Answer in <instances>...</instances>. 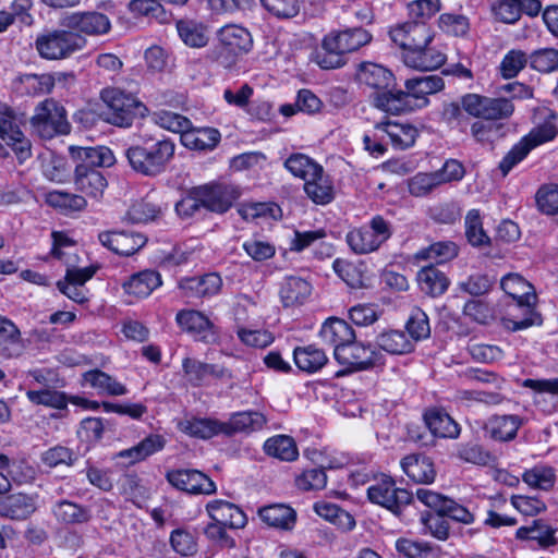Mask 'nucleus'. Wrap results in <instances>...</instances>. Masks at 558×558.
<instances>
[{
    "instance_id": "nucleus-16",
    "label": "nucleus",
    "mask_w": 558,
    "mask_h": 558,
    "mask_svg": "<svg viewBox=\"0 0 558 558\" xmlns=\"http://www.w3.org/2000/svg\"><path fill=\"white\" fill-rule=\"evenodd\" d=\"M166 478L171 486L187 494L209 495L216 492L215 483L198 470H170L166 473Z\"/></svg>"
},
{
    "instance_id": "nucleus-46",
    "label": "nucleus",
    "mask_w": 558,
    "mask_h": 558,
    "mask_svg": "<svg viewBox=\"0 0 558 558\" xmlns=\"http://www.w3.org/2000/svg\"><path fill=\"white\" fill-rule=\"evenodd\" d=\"M377 345L390 354H408L414 350V342L401 330H386L376 337Z\"/></svg>"
},
{
    "instance_id": "nucleus-48",
    "label": "nucleus",
    "mask_w": 558,
    "mask_h": 558,
    "mask_svg": "<svg viewBox=\"0 0 558 558\" xmlns=\"http://www.w3.org/2000/svg\"><path fill=\"white\" fill-rule=\"evenodd\" d=\"M284 168L303 181L313 179V175L320 173L323 169L316 160L302 153L291 154L284 161Z\"/></svg>"
},
{
    "instance_id": "nucleus-45",
    "label": "nucleus",
    "mask_w": 558,
    "mask_h": 558,
    "mask_svg": "<svg viewBox=\"0 0 558 558\" xmlns=\"http://www.w3.org/2000/svg\"><path fill=\"white\" fill-rule=\"evenodd\" d=\"M181 432L189 436L209 439L218 434H223V422L215 418H185L179 423Z\"/></svg>"
},
{
    "instance_id": "nucleus-21",
    "label": "nucleus",
    "mask_w": 558,
    "mask_h": 558,
    "mask_svg": "<svg viewBox=\"0 0 558 558\" xmlns=\"http://www.w3.org/2000/svg\"><path fill=\"white\" fill-rule=\"evenodd\" d=\"M523 418L517 414L492 415L484 425L485 434L495 441L507 442L515 438Z\"/></svg>"
},
{
    "instance_id": "nucleus-11",
    "label": "nucleus",
    "mask_w": 558,
    "mask_h": 558,
    "mask_svg": "<svg viewBox=\"0 0 558 558\" xmlns=\"http://www.w3.org/2000/svg\"><path fill=\"white\" fill-rule=\"evenodd\" d=\"M335 360L347 371H364L384 364V356L371 344L353 340L338 352H333Z\"/></svg>"
},
{
    "instance_id": "nucleus-47",
    "label": "nucleus",
    "mask_w": 558,
    "mask_h": 558,
    "mask_svg": "<svg viewBox=\"0 0 558 558\" xmlns=\"http://www.w3.org/2000/svg\"><path fill=\"white\" fill-rule=\"evenodd\" d=\"M177 31L182 41L193 48L205 47L209 39L206 25L195 20L178 21Z\"/></svg>"
},
{
    "instance_id": "nucleus-32",
    "label": "nucleus",
    "mask_w": 558,
    "mask_h": 558,
    "mask_svg": "<svg viewBox=\"0 0 558 558\" xmlns=\"http://www.w3.org/2000/svg\"><path fill=\"white\" fill-rule=\"evenodd\" d=\"M424 421L434 436L457 438L460 434L458 423L442 409L430 408L424 413Z\"/></svg>"
},
{
    "instance_id": "nucleus-61",
    "label": "nucleus",
    "mask_w": 558,
    "mask_h": 558,
    "mask_svg": "<svg viewBox=\"0 0 558 558\" xmlns=\"http://www.w3.org/2000/svg\"><path fill=\"white\" fill-rule=\"evenodd\" d=\"M494 283L495 280L488 275L474 274L469 276L465 280L459 281L457 288L459 291L472 296H481L488 293Z\"/></svg>"
},
{
    "instance_id": "nucleus-53",
    "label": "nucleus",
    "mask_w": 558,
    "mask_h": 558,
    "mask_svg": "<svg viewBox=\"0 0 558 558\" xmlns=\"http://www.w3.org/2000/svg\"><path fill=\"white\" fill-rule=\"evenodd\" d=\"M557 118L556 113L550 112L548 119L544 123L533 128L529 134L522 137V140L529 147H531V149H534L547 142H551L558 134V129L555 124Z\"/></svg>"
},
{
    "instance_id": "nucleus-8",
    "label": "nucleus",
    "mask_w": 558,
    "mask_h": 558,
    "mask_svg": "<svg viewBox=\"0 0 558 558\" xmlns=\"http://www.w3.org/2000/svg\"><path fill=\"white\" fill-rule=\"evenodd\" d=\"M106 105L105 120L113 125L129 128L132 125L141 102L132 95L119 88H107L101 92Z\"/></svg>"
},
{
    "instance_id": "nucleus-44",
    "label": "nucleus",
    "mask_w": 558,
    "mask_h": 558,
    "mask_svg": "<svg viewBox=\"0 0 558 558\" xmlns=\"http://www.w3.org/2000/svg\"><path fill=\"white\" fill-rule=\"evenodd\" d=\"M23 341L17 326L0 315V352L7 357L19 356L23 352Z\"/></svg>"
},
{
    "instance_id": "nucleus-57",
    "label": "nucleus",
    "mask_w": 558,
    "mask_h": 558,
    "mask_svg": "<svg viewBox=\"0 0 558 558\" xmlns=\"http://www.w3.org/2000/svg\"><path fill=\"white\" fill-rule=\"evenodd\" d=\"M27 399L37 405H45L58 410H63L68 405L66 396L54 389H29L26 391Z\"/></svg>"
},
{
    "instance_id": "nucleus-64",
    "label": "nucleus",
    "mask_w": 558,
    "mask_h": 558,
    "mask_svg": "<svg viewBox=\"0 0 558 558\" xmlns=\"http://www.w3.org/2000/svg\"><path fill=\"white\" fill-rule=\"evenodd\" d=\"M538 209L546 215H558V184L542 185L536 192Z\"/></svg>"
},
{
    "instance_id": "nucleus-58",
    "label": "nucleus",
    "mask_w": 558,
    "mask_h": 558,
    "mask_svg": "<svg viewBox=\"0 0 558 558\" xmlns=\"http://www.w3.org/2000/svg\"><path fill=\"white\" fill-rule=\"evenodd\" d=\"M243 251L257 263L266 262L276 255V246L274 243L253 236L245 240L242 244Z\"/></svg>"
},
{
    "instance_id": "nucleus-20",
    "label": "nucleus",
    "mask_w": 558,
    "mask_h": 558,
    "mask_svg": "<svg viewBox=\"0 0 558 558\" xmlns=\"http://www.w3.org/2000/svg\"><path fill=\"white\" fill-rule=\"evenodd\" d=\"M64 26L74 33H83L88 36L107 34L111 24L108 16L100 12L72 13L64 20Z\"/></svg>"
},
{
    "instance_id": "nucleus-25",
    "label": "nucleus",
    "mask_w": 558,
    "mask_h": 558,
    "mask_svg": "<svg viewBox=\"0 0 558 558\" xmlns=\"http://www.w3.org/2000/svg\"><path fill=\"white\" fill-rule=\"evenodd\" d=\"M403 62L415 70L433 71L446 62V54L439 48L427 44L422 48L403 52Z\"/></svg>"
},
{
    "instance_id": "nucleus-26",
    "label": "nucleus",
    "mask_w": 558,
    "mask_h": 558,
    "mask_svg": "<svg viewBox=\"0 0 558 558\" xmlns=\"http://www.w3.org/2000/svg\"><path fill=\"white\" fill-rule=\"evenodd\" d=\"M37 510V495L11 494L0 499V514L12 520H25Z\"/></svg>"
},
{
    "instance_id": "nucleus-18",
    "label": "nucleus",
    "mask_w": 558,
    "mask_h": 558,
    "mask_svg": "<svg viewBox=\"0 0 558 558\" xmlns=\"http://www.w3.org/2000/svg\"><path fill=\"white\" fill-rule=\"evenodd\" d=\"M100 243L122 256H131L147 242L144 234L133 231H106L99 234Z\"/></svg>"
},
{
    "instance_id": "nucleus-9",
    "label": "nucleus",
    "mask_w": 558,
    "mask_h": 558,
    "mask_svg": "<svg viewBox=\"0 0 558 558\" xmlns=\"http://www.w3.org/2000/svg\"><path fill=\"white\" fill-rule=\"evenodd\" d=\"M367 497L372 504L381 506L396 515L413 501V495L404 488L396 486L391 476L381 475L367 487Z\"/></svg>"
},
{
    "instance_id": "nucleus-39",
    "label": "nucleus",
    "mask_w": 558,
    "mask_h": 558,
    "mask_svg": "<svg viewBox=\"0 0 558 558\" xmlns=\"http://www.w3.org/2000/svg\"><path fill=\"white\" fill-rule=\"evenodd\" d=\"M51 511L56 520L65 525L84 524L92 518L90 509L88 507L66 499L54 502Z\"/></svg>"
},
{
    "instance_id": "nucleus-10",
    "label": "nucleus",
    "mask_w": 558,
    "mask_h": 558,
    "mask_svg": "<svg viewBox=\"0 0 558 558\" xmlns=\"http://www.w3.org/2000/svg\"><path fill=\"white\" fill-rule=\"evenodd\" d=\"M31 123L34 131L45 140L70 132L65 110L53 99H46L36 107Z\"/></svg>"
},
{
    "instance_id": "nucleus-63",
    "label": "nucleus",
    "mask_w": 558,
    "mask_h": 558,
    "mask_svg": "<svg viewBox=\"0 0 558 558\" xmlns=\"http://www.w3.org/2000/svg\"><path fill=\"white\" fill-rule=\"evenodd\" d=\"M530 65L533 70L549 73L558 69V49L545 48L531 53Z\"/></svg>"
},
{
    "instance_id": "nucleus-43",
    "label": "nucleus",
    "mask_w": 558,
    "mask_h": 558,
    "mask_svg": "<svg viewBox=\"0 0 558 558\" xmlns=\"http://www.w3.org/2000/svg\"><path fill=\"white\" fill-rule=\"evenodd\" d=\"M304 192L315 204L327 205L335 197L333 184L324 168L313 179L304 181Z\"/></svg>"
},
{
    "instance_id": "nucleus-38",
    "label": "nucleus",
    "mask_w": 558,
    "mask_h": 558,
    "mask_svg": "<svg viewBox=\"0 0 558 558\" xmlns=\"http://www.w3.org/2000/svg\"><path fill=\"white\" fill-rule=\"evenodd\" d=\"M293 360L296 367L306 374L320 371L328 362L325 351L315 344L294 348Z\"/></svg>"
},
{
    "instance_id": "nucleus-52",
    "label": "nucleus",
    "mask_w": 558,
    "mask_h": 558,
    "mask_svg": "<svg viewBox=\"0 0 558 558\" xmlns=\"http://www.w3.org/2000/svg\"><path fill=\"white\" fill-rule=\"evenodd\" d=\"M314 510L319 517L332 522L344 531H350L355 526L354 518L335 504L319 501L314 505Z\"/></svg>"
},
{
    "instance_id": "nucleus-40",
    "label": "nucleus",
    "mask_w": 558,
    "mask_h": 558,
    "mask_svg": "<svg viewBox=\"0 0 558 558\" xmlns=\"http://www.w3.org/2000/svg\"><path fill=\"white\" fill-rule=\"evenodd\" d=\"M162 283L161 276L156 270H143L133 275L129 281L123 284L125 293L136 299H144L151 294L154 290Z\"/></svg>"
},
{
    "instance_id": "nucleus-56",
    "label": "nucleus",
    "mask_w": 558,
    "mask_h": 558,
    "mask_svg": "<svg viewBox=\"0 0 558 558\" xmlns=\"http://www.w3.org/2000/svg\"><path fill=\"white\" fill-rule=\"evenodd\" d=\"M162 213V208L148 198L134 203L126 213V219L133 223H146L156 220Z\"/></svg>"
},
{
    "instance_id": "nucleus-1",
    "label": "nucleus",
    "mask_w": 558,
    "mask_h": 558,
    "mask_svg": "<svg viewBox=\"0 0 558 558\" xmlns=\"http://www.w3.org/2000/svg\"><path fill=\"white\" fill-rule=\"evenodd\" d=\"M405 90H397L396 95L377 97V109L391 114L421 109L428 105V95L441 90L445 86L439 75L414 76L405 81Z\"/></svg>"
},
{
    "instance_id": "nucleus-27",
    "label": "nucleus",
    "mask_w": 558,
    "mask_h": 558,
    "mask_svg": "<svg viewBox=\"0 0 558 558\" xmlns=\"http://www.w3.org/2000/svg\"><path fill=\"white\" fill-rule=\"evenodd\" d=\"M400 464L407 476L414 483L432 484L436 478L434 462L425 454H408L401 460Z\"/></svg>"
},
{
    "instance_id": "nucleus-15",
    "label": "nucleus",
    "mask_w": 558,
    "mask_h": 558,
    "mask_svg": "<svg viewBox=\"0 0 558 558\" xmlns=\"http://www.w3.org/2000/svg\"><path fill=\"white\" fill-rule=\"evenodd\" d=\"M389 36L396 45L403 49V52L432 44L434 38L432 29L424 22L397 24L390 28Z\"/></svg>"
},
{
    "instance_id": "nucleus-4",
    "label": "nucleus",
    "mask_w": 558,
    "mask_h": 558,
    "mask_svg": "<svg viewBox=\"0 0 558 558\" xmlns=\"http://www.w3.org/2000/svg\"><path fill=\"white\" fill-rule=\"evenodd\" d=\"M500 287L507 295L515 301V307L523 314L521 319L504 317L505 328L517 331L534 324L533 305L536 300L534 287L519 274H508L501 278Z\"/></svg>"
},
{
    "instance_id": "nucleus-23",
    "label": "nucleus",
    "mask_w": 558,
    "mask_h": 558,
    "mask_svg": "<svg viewBox=\"0 0 558 558\" xmlns=\"http://www.w3.org/2000/svg\"><path fill=\"white\" fill-rule=\"evenodd\" d=\"M319 337L322 341L338 352L349 342L355 340L354 329L343 319L337 317L328 318L320 327Z\"/></svg>"
},
{
    "instance_id": "nucleus-31",
    "label": "nucleus",
    "mask_w": 558,
    "mask_h": 558,
    "mask_svg": "<svg viewBox=\"0 0 558 558\" xmlns=\"http://www.w3.org/2000/svg\"><path fill=\"white\" fill-rule=\"evenodd\" d=\"M312 294V286L301 277L288 276L280 286L279 295L284 307L303 305Z\"/></svg>"
},
{
    "instance_id": "nucleus-34",
    "label": "nucleus",
    "mask_w": 558,
    "mask_h": 558,
    "mask_svg": "<svg viewBox=\"0 0 558 558\" xmlns=\"http://www.w3.org/2000/svg\"><path fill=\"white\" fill-rule=\"evenodd\" d=\"M260 520L267 525L290 531L296 522V512L291 507L283 504H274L258 509Z\"/></svg>"
},
{
    "instance_id": "nucleus-33",
    "label": "nucleus",
    "mask_w": 558,
    "mask_h": 558,
    "mask_svg": "<svg viewBox=\"0 0 558 558\" xmlns=\"http://www.w3.org/2000/svg\"><path fill=\"white\" fill-rule=\"evenodd\" d=\"M221 135L214 128L194 129L192 125L183 132L181 143L184 147L192 150L207 151L213 150L220 142Z\"/></svg>"
},
{
    "instance_id": "nucleus-51",
    "label": "nucleus",
    "mask_w": 558,
    "mask_h": 558,
    "mask_svg": "<svg viewBox=\"0 0 558 558\" xmlns=\"http://www.w3.org/2000/svg\"><path fill=\"white\" fill-rule=\"evenodd\" d=\"M459 253L458 245L452 241H439L416 252L417 260H434L437 264L447 263Z\"/></svg>"
},
{
    "instance_id": "nucleus-37",
    "label": "nucleus",
    "mask_w": 558,
    "mask_h": 558,
    "mask_svg": "<svg viewBox=\"0 0 558 558\" xmlns=\"http://www.w3.org/2000/svg\"><path fill=\"white\" fill-rule=\"evenodd\" d=\"M556 531L546 521L536 519L531 524L519 527L515 537L522 541H535L539 547L547 548L557 543Z\"/></svg>"
},
{
    "instance_id": "nucleus-13",
    "label": "nucleus",
    "mask_w": 558,
    "mask_h": 558,
    "mask_svg": "<svg viewBox=\"0 0 558 558\" xmlns=\"http://www.w3.org/2000/svg\"><path fill=\"white\" fill-rule=\"evenodd\" d=\"M202 198L204 208L223 214L241 195L236 185L226 182H210L196 186V194Z\"/></svg>"
},
{
    "instance_id": "nucleus-50",
    "label": "nucleus",
    "mask_w": 558,
    "mask_h": 558,
    "mask_svg": "<svg viewBox=\"0 0 558 558\" xmlns=\"http://www.w3.org/2000/svg\"><path fill=\"white\" fill-rule=\"evenodd\" d=\"M523 482L532 488L550 490L556 483V470L546 464H536L522 474Z\"/></svg>"
},
{
    "instance_id": "nucleus-12",
    "label": "nucleus",
    "mask_w": 558,
    "mask_h": 558,
    "mask_svg": "<svg viewBox=\"0 0 558 558\" xmlns=\"http://www.w3.org/2000/svg\"><path fill=\"white\" fill-rule=\"evenodd\" d=\"M22 122L23 114L0 102V137L12 146L21 161L31 157V143L20 129Z\"/></svg>"
},
{
    "instance_id": "nucleus-28",
    "label": "nucleus",
    "mask_w": 558,
    "mask_h": 558,
    "mask_svg": "<svg viewBox=\"0 0 558 558\" xmlns=\"http://www.w3.org/2000/svg\"><path fill=\"white\" fill-rule=\"evenodd\" d=\"M82 385H88L97 391L98 396L121 397L129 392L124 384L98 368L83 373Z\"/></svg>"
},
{
    "instance_id": "nucleus-49",
    "label": "nucleus",
    "mask_w": 558,
    "mask_h": 558,
    "mask_svg": "<svg viewBox=\"0 0 558 558\" xmlns=\"http://www.w3.org/2000/svg\"><path fill=\"white\" fill-rule=\"evenodd\" d=\"M264 451L269 457L282 461H294L299 457V450L294 439L287 435H276L264 444Z\"/></svg>"
},
{
    "instance_id": "nucleus-29",
    "label": "nucleus",
    "mask_w": 558,
    "mask_h": 558,
    "mask_svg": "<svg viewBox=\"0 0 558 558\" xmlns=\"http://www.w3.org/2000/svg\"><path fill=\"white\" fill-rule=\"evenodd\" d=\"M222 287V279L218 274L211 272L202 277L184 278L179 288L185 298H207L216 295Z\"/></svg>"
},
{
    "instance_id": "nucleus-35",
    "label": "nucleus",
    "mask_w": 558,
    "mask_h": 558,
    "mask_svg": "<svg viewBox=\"0 0 558 558\" xmlns=\"http://www.w3.org/2000/svg\"><path fill=\"white\" fill-rule=\"evenodd\" d=\"M267 424L266 416L257 411L238 412L231 415L228 422H223V434L252 433L264 428Z\"/></svg>"
},
{
    "instance_id": "nucleus-24",
    "label": "nucleus",
    "mask_w": 558,
    "mask_h": 558,
    "mask_svg": "<svg viewBox=\"0 0 558 558\" xmlns=\"http://www.w3.org/2000/svg\"><path fill=\"white\" fill-rule=\"evenodd\" d=\"M74 184L77 191L88 197L99 199L108 185L106 177L99 169H89L85 165H76Z\"/></svg>"
},
{
    "instance_id": "nucleus-60",
    "label": "nucleus",
    "mask_w": 558,
    "mask_h": 558,
    "mask_svg": "<svg viewBox=\"0 0 558 558\" xmlns=\"http://www.w3.org/2000/svg\"><path fill=\"white\" fill-rule=\"evenodd\" d=\"M21 84L28 95L41 96L52 90L54 78L51 74H24Z\"/></svg>"
},
{
    "instance_id": "nucleus-54",
    "label": "nucleus",
    "mask_w": 558,
    "mask_h": 558,
    "mask_svg": "<svg viewBox=\"0 0 558 558\" xmlns=\"http://www.w3.org/2000/svg\"><path fill=\"white\" fill-rule=\"evenodd\" d=\"M46 203L64 211H80L87 205L84 196L57 190L46 194Z\"/></svg>"
},
{
    "instance_id": "nucleus-7",
    "label": "nucleus",
    "mask_w": 558,
    "mask_h": 558,
    "mask_svg": "<svg viewBox=\"0 0 558 558\" xmlns=\"http://www.w3.org/2000/svg\"><path fill=\"white\" fill-rule=\"evenodd\" d=\"M461 106L470 116L486 121L506 120L514 112L511 99L506 97L493 98L474 93L463 95Z\"/></svg>"
},
{
    "instance_id": "nucleus-19",
    "label": "nucleus",
    "mask_w": 558,
    "mask_h": 558,
    "mask_svg": "<svg viewBox=\"0 0 558 558\" xmlns=\"http://www.w3.org/2000/svg\"><path fill=\"white\" fill-rule=\"evenodd\" d=\"M175 323L185 332L195 338L210 342L216 338L215 326L202 312L196 310H181L175 315Z\"/></svg>"
},
{
    "instance_id": "nucleus-42",
    "label": "nucleus",
    "mask_w": 558,
    "mask_h": 558,
    "mask_svg": "<svg viewBox=\"0 0 558 558\" xmlns=\"http://www.w3.org/2000/svg\"><path fill=\"white\" fill-rule=\"evenodd\" d=\"M376 130L383 131L390 138L393 147L398 149L411 147L418 135L417 129L413 125L390 121L377 123Z\"/></svg>"
},
{
    "instance_id": "nucleus-2",
    "label": "nucleus",
    "mask_w": 558,
    "mask_h": 558,
    "mask_svg": "<svg viewBox=\"0 0 558 558\" xmlns=\"http://www.w3.org/2000/svg\"><path fill=\"white\" fill-rule=\"evenodd\" d=\"M372 40V35L363 27H352L328 33L322 41L313 61L323 70L339 69L345 64V54L357 51Z\"/></svg>"
},
{
    "instance_id": "nucleus-3",
    "label": "nucleus",
    "mask_w": 558,
    "mask_h": 558,
    "mask_svg": "<svg viewBox=\"0 0 558 558\" xmlns=\"http://www.w3.org/2000/svg\"><path fill=\"white\" fill-rule=\"evenodd\" d=\"M175 145L170 140L145 141L126 149L130 166L136 172L155 177L163 172L174 156Z\"/></svg>"
},
{
    "instance_id": "nucleus-55",
    "label": "nucleus",
    "mask_w": 558,
    "mask_h": 558,
    "mask_svg": "<svg viewBox=\"0 0 558 558\" xmlns=\"http://www.w3.org/2000/svg\"><path fill=\"white\" fill-rule=\"evenodd\" d=\"M456 458L464 463L487 465L492 461V454L476 442H461L456 447Z\"/></svg>"
},
{
    "instance_id": "nucleus-30",
    "label": "nucleus",
    "mask_w": 558,
    "mask_h": 558,
    "mask_svg": "<svg viewBox=\"0 0 558 558\" xmlns=\"http://www.w3.org/2000/svg\"><path fill=\"white\" fill-rule=\"evenodd\" d=\"M206 509L215 523L228 525L231 529L244 527L247 522L242 509L226 500H213L207 504Z\"/></svg>"
},
{
    "instance_id": "nucleus-14",
    "label": "nucleus",
    "mask_w": 558,
    "mask_h": 558,
    "mask_svg": "<svg viewBox=\"0 0 558 558\" xmlns=\"http://www.w3.org/2000/svg\"><path fill=\"white\" fill-rule=\"evenodd\" d=\"M357 78L361 84L373 89L372 101L377 108V97L380 95H396L393 89L396 78L393 73L387 68L377 63H363L357 72Z\"/></svg>"
},
{
    "instance_id": "nucleus-5",
    "label": "nucleus",
    "mask_w": 558,
    "mask_h": 558,
    "mask_svg": "<svg viewBox=\"0 0 558 558\" xmlns=\"http://www.w3.org/2000/svg\"><path fill=\"white\" fill-rule=\"evenodd\" d=\"M391 235V222L376 215L368 222L349 230L345 242L353 253L366 255L379 250Z\"/></svg>"
},
{
    "instance_id": "nucleus-59",
    "label": "nucleus",
    "mask_w": 558,
    "mask_h": 558,
    "mask_svg": "<svg viewBox=\"0 0 558 558\" xmlns=\"http://www.w3.org/2000/svg\"><path fill=\"white\" fill-rule=\"evenodd\" d=\"M527 62H530V57L524 51L512 49L500 62V75L507 80L513 78L525 68Z\"/></svg>"
},
{
    "instance_id": "nucleus-62",
    "label": "nucleus",
    "mask_w": 558,
    "mask_h": 558,
    "mask_svg": "<svg viewBox=\"0 0 558 558\" xmlns=\"http://www.w3.org/2000/svg\"><path fill=\"white\" fill-rule=\"evenodd\" d=\"M465 235L473 246H482L489 243V236L483 229L480 211L472 209L465 217Z\"/></svg>"
},
{
    "instance_id": "nucleus-36",
    "label": "nucleus",
    "mask_w": 558,
    "mask_h": 558,
    "mask_svg": "<svg viewBox=\"0 0 558 558\" xmlns=\"http://www.w3.org/2000/svg\"><path fill=\"white\" fill-rule=\"evenodd\" d=\"M71 154L80 161L77 165H85L89 169L108 168L116 162L112 150L106 146L71 147Z\"/></svg>"
},
{
    "instance_id": "nucleus-22",
    "label": "nucleus",
    "mask_w": 558,
    "mask_h": 558,
    "mask_svg": "<svg viewBox=\"0 0 558 558\" xmlns=\"http://www.w3.org/2000/svg\"><path fill=\"white\" fill-rule=\"evenodd\" d=\"M220 45L234 56L247 53L253 48V37L247 28L228 24L218 31Z\"/></svg>"
},
{
    "instance_id": "nucleus-6",
    "label": "nucleus",
    "mask_w": 558,
    "mask_h": 558,
    "mask_svg": "<svg viewBox=\"0 0 558 558\" xmlns=\"http://www.w3.org/2000/svg\"><path fill=\"white\" fill-rule=\"evenodd\" d=\"M86 40L71 29H53L37 35L35 49L45 60H62L83 49Z\"/></svg>"
},
{
    "instance_id": "nucleus-17",
    "label": "nucleus",
    "mask_w": 558,
    "mask_h": 558,
    "mask_svg": "<svg viewBox=\"0 0 558 558\" xmlns=\"http://www.w3.org/2000/svg\"><path fill=\"white\" fill-rule=\"evenodd\" d=\"M182 368L187 381L194 387L207 385L211 378L229 380L233 377L232 372L223 365L204 363L191 357L183 360Z\"/></svg>"
},
{
    "instance_id": "nucleus-41",
    "label": "nucleus",
    "mask_w": 558,
    "mask_h": 558,
    "mask_svg": "<svg viewBox=\"0 0 558 558\" xmlns=\"http://www.w3.org/2000/svg\"><path fill=\"white\" fill-rule=\"evenodd\" d=\"M417 282L421 291L432 298L442 295L450 284V280L445 272L433 265L423 267L417 272Z\"/></svg>"
}]
</instances>
